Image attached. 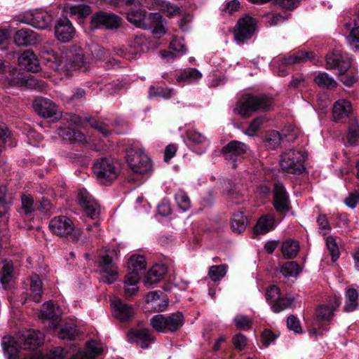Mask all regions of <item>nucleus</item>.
Returning a JSON list of instances; mask_svg holds the SVG:
<instances>
[{
	"label": "nucleus",
	"mask_w": 359,
	"mask_h": 359,
	"mask_svg": "<svg viewBox=\"0 0 359 359\" xmlns=\"http://www.w3.org/2000/svg\"><path fill=\"white\" fill-rule=\"evenodd\" d=\"M295 299L290 295L280 296L275 303L272 304L271 309L275 313H279L285 309L291 308Z\"/></svg>",
	"instance_id": "obj_45"
},
{
	"label": "nucleus",
	"mask_w": 359,
	"mask_h": 359,
	"mask_svg": "<svg viewBox=\"0 0 359 359\" xmlns=\"http://www.w3.org/2000/svg\"><path fill=\"white\" fill-rule=\"evenodd\" d=\"M150 324L158 332H175L183 325L184 316L181 312L171 313L168 316L158 314L151 318Z\"/></svg>",
	"instance_id": "obj_8"
},
{
	"label": "nucleus",
	"mask_w": 359,
	"mask_h": 359,
	"mask_svg": "<svg viewBox=\"0 0 359 359\" xmlns=\"http://www.w3.org/2000/svg\"><path fill=\"white\" fill-rule=\"evenodd\" d=\"M22 209L25 215H31L36 208V203H34L31 195L23 194L21 196Z\"/></svg>",
	"instance_id": "obj_53"
},
{
	"label": "nucleus",
	"mask_w": 359,
	"mask_h": 359,
	"mask_svg": "<svg viewBox=\"0 0 359 359\" xmlns=\"http://www.w3.org/2000/svg\"><path fill=\"white\" fill-rule=\"evenodd\" d=\"M234 323L236 327L242 330H248L251 327L252 321L246 316L238 315L234 318Z\"/></svg>",
	"instance_id": "obj_58"
},
{
	"label": "nucleus",
	"mask_w": 359,
	"mask_h": 359,
	"mask_svg": "<svg viewBox=\"0 0 359 359\" xmlns=\"http://www.w3.org/2000/svg\"><path fill=\"white\" fill-rule=\"evenodd\" d=\"M20 67L27 72H37L40 65L35 53L31 50H25L18 57Z\"/></svg>",
	"instance_id": "obj_27"
},
{
	"label": "nucleus",
	"mask_w": 359,
	"mask_h": 359,
	"mask_svg": "<svg viewBox=\"0 0 359 359\" xmlns=\"http://www.w3.org/2000/svg\"><path fill=\"white\" fill-rule=\"evenodd\" d=\"M187 144L191 149L201 154L205 151L209 145L208 140L198 131L191 129L187 133Z\"/></svg>",
	"instance_id": "obj_18"
},
{
	"label": "nucleus",
	"mask_w": 359,
	"mask_h": 359,
	"mask_svg": "<svg viewBox=\"0 0 359 359\" xmlns=\"http://www.w3.org/2000/svg\"><path fill=\"white\" fill-rule=\"evenodd\" d=\"M43 341L44 334L42 332L29 330L24 332L18 340L14 337H4L2 346L7 359H20L23 355L21 349H34L43 344Z\"/></svg>",
	"instance_id": "obj_2"
},
{
	"label": "nucleus",
	"mask_w": 359,
	"mask_h": 359,
	"mask_svg": "<svg viewBox=\"0 0 359 359\" xmlns=\"http://www.w3.org/2000/svg\"><path fill=\"white\" fill-rule=\"evenodd\" d=\"M232 341L235 348L239 351L244 350L248 344L247 337L241 333L236 334L233 337Z\"/></svg>",
	"instance_id": "obj_63"
},
{
	"label": "nucleus",
	"mask_w": 359,
	"mask_h": 359,
	"mask_svg": "<svg viewBox=\"0 0 359 359\" xmlns=\"http://www.w3.org/2000/svg\"><path fill=\"white\" fill-rule=\"evenodd\" d=\"M13 39L18 46H32L41 41L42 38L35 31L29 28H22L15 33Z\"/></svg>",
	"instance_id": "obj_17"
},
{
	"label": "nucleus",
	"mask_w": 359,
	"mask_h": 359,
	"mask_svg": "<svg viewBox=\"0 0 359 359\" xmlns=\"http://www.w3.org/2000/svg\"><path fill=\"white\" fill-rule=\"evenodd\" d=\"M6 189L5 187H0V217L5 215L10 207L9 203L6 199Z\"/></svg>",
	"instance_id": "obj_62"
},
{
	"label": "nucleus",
	"mask_w": 359,
	"mask_h": 359,
	"mask_svg": "<svg viewBox=\"0 0 359 359\" xmlns=\"http://www.w3.org/2000/svg\"><path fill=\"white\" fill-rule=\"evenodd\" d=\"M33 107L36 113L42 118H52L55 121L62 117L57 106L50 99L37 97L34 101Z\"/></svg>",
	"instance_id": "obj_12"
},
{
	"label": "nucleus",
	"mask_w": 359,
	"mask_h": 359,
	"mask_svg": "<svg viewBox=\"0 0 359 359\" xmlns=\"http://www.w3.org/2000/svg\"><path fill=\"white\" fill-rule=\"evenodd\" d=\"M326 246L332 257V262H336L339 257L340 252L335 238L332 236L325 238Z\"/></svg>",
	"instance_id": "obj_54"
},
{
	"label": "nucleus",
	"mask_w": 359,
	"mask_h": 359,
	"mask_svg": "<svg viewBox=\"0 0 359 359\" xmlns=\"http://www.w3.org/2000/svg\"><path fill=\"white\" fill-rule=\"evenodd\" d=\"M67 352L61 347H55L46 354L39 352H32L29 357L25 359H65Z\"/></svg>",
	"instance_id": "obj_34"
},
{
	"label": "nucleus",
	"mask_w": 359,
	"mask_h": 359,
	"mask_svg": "<svg viewBox=\"0 0 359 359\" xmlns=\"http://www.w3.org/2000/svg\"><path fill=\"white\" fill-rule=\"evenodd\" d=\"M274 229V219L270 215H264L261 217L255 228V233L264 234Z\"/></svg>",
	"instance_id": "obj_39"
},
{
	"label": "nucleus",
	"mask_w": 359,
	"mask_h": 359,
	"mask_svg": "<svg viewBox=\"0 0 359 359\" xmlns=\"http://www.w3.org/2000/svg\"><path fill=\"white\" fill-rule=\"evenodd\" d=\"M280 271L285 277H296L301 272V269L295 262H287L282 265Z\"/></svg>",
	"instance_id": "obj_50"
},
{
	"label": "nucleus",
	"mask_w": 359,
	"mask_h": 359,
	"mask_svg": "<svg viewBox=\"0 0 359 359\" xmlns=\"http://www.w3.org/2000/svg\"><path fill=\"white\" fill-rule=\"evenodd\" d=\"M313 56L314 53L313 52H298L284 58L283 63L287 65H290L295 63L304 62L311 60Z\"/></svg>",
	"instance_id": "obj_47"
},
{
	"label": "nucleus",
	"mask_w": 359,
	"mask_h": 359,
	"mask_svg": "<svg viewBox=\"0 0 359 359\" xmlns=\"http://www.w3.org/2000/svg\"><path fill=\"white\" fill-rule=\"evenodd\" d=\"M78 200L88 217L94 219L100 215V208L99 204L86 189H79Z\"/></svg>",
	"instance_id": "obj_15"
},
{
	"label": "nucleus",
	"mask_w": 359,
	"mask_h": 359,
	"mask_svg": "<svg viewBox=\"0 0 359 359\" xmlns=\"http://www.w3.org/2000/svg\"><path fill=\"white\" fill-rule=\"evenodd\" d=\"M127 18L137 27L151 29L154 34L163 35L165 33L162 16L158 13L147 15L144 10H133L128 13Z\"/></svg>",
	"instance_id": "obj_3"
},
{
	"label": "nucleus",
	"mask_w": 359,
	"mask_h": 359,
	"mask_svg": "<svg viewBox=\"0 0 359 359\" xmlns=\"http://www.w3.org/2000/svg\"><path fill=\"white\" fill-rule=\"evenodd\" d=\"M271 103V100L265 96L244 95L237 102L235 111L242 116L248 117L258 109H269Z\"/></svg>",
	"instance_id": "obj_6"
},
{
	"label": "nucleus",
	"mask_w": 359,
	"mask_h": 359,
	"mask_svg": "<svg viewBox=\"0 0 359 359\" xmlns=\"http://www.w3.org/2000/svg\"><path fill=\"white\" fill-rule=\"evenodd\" d=\"M93 171L97 180L105 184L117 178L120 172V164L112 158H100L95 162Z\"/></svg>",
	"instance_id": "obj_7"
},
{
	"label": "nucleus",
	"mask_w": 359,
	"mask_h": 359,
	"mask_svg": "<svg viewBox=\"0 0 359 359\" xmlns=\"http://www.w3.org/2000/svg\"><path fill=\"white\" fill-rule=\"evenodd\" d=\"M142 4L149 9H158L165 13L168 16H173L180 11V8L165 0H141Z\"/></svg>",
	"instance_id": "obj_28"
},
{
	"label": "nucleus",
	"mask_w": 359,
	"mask_h": 359,
	"mask_svg": "<svg viewBox=\"0 0 359 359\" xmlns=\"http://www.w3.org/2000/svg\"><path fill=\"white\" fill-rule=\"evenodd\" d=\"M264 117L259 116L254 119L248 128L245 130L244 133L248 136H254L256 135L257 132L259 130L261 125L264 123Z\"/></svg>",
	"instance_id": "obj_59"
},
{
	"label": "nucleus",
	"mask_w": 359,
	"mask_h": 359,
	"mask_svg": "<svg viewBox=\"0 0 359 359\" xmlns=\"http://www.w3.org/2000/svg\"><path fill=\"white\" fill-rule=\"evenodd\" d=\"M53 20V15L46 10L35 9L27 13L20 22L43 30L50 27Z\"/></svg>",
	"instance_id": "obj_13"
},
{
	"label": "nucleus",
	"mask_w": 359,
	"mask_h": 359,
	"mask_svg": "<svg viewBox=\"0 0 359 359\" xmlns=\"http://www.w3.org/2000/svg\"><path fill=\"white\" fill-rule=\"evenodd\" d=\"M167 273V267L165 264H155L147 272L144 280V285L150 287L154 284L159 282Z\"/></svg>",
	"instance_id": "obj_30"
},
{
	"label": "nucleus",
	"mask_w": 359,
	"mask_h": 359,
	"mask_svg": "<svg viewBox=\"0 0 359 359\" xmlns=\"http://www.w3.org/2000/svg\"><path fill=\"white\" fill-rule=\"evenodd\" d=\"M121 23V18L111 13L100 11L91 18V27L94 29L104 27L107 29L117 28Z\"/></svg>",
	"instance_id": "obj_16"
},
{
	"label": "nucleus",
	"mask_w": 359,
	"mask_h": 359,
	"mask_svg": "<svg viewBox=\"0 0 359 359\" xmlns=\"http://www.w3.org/2000/svg\"><path fill=\"white\" fill-rule=\"evenodd\" d=\"M160 294H162L163 292L161 291L149 292L146 295L145 300L148 304L151 303V306L156 310L163 311L165 309L168 302L166 298L160 299Z\"/></svg>",
	"instance_id": "obj_36"
},
{
	"label": "nucleus",
	"mask_w": 359,
	"mask_h": 359,
	"mask_svg": "<svg viewBox=\"0 0 359 359\" xmlns=\"http://www.w3.org/2000/svg\"><path fill=\"white\" fill-rule=\"evenodd\" d=\"M77 331L76 327L73 324H65L62 326L57 332L58 337L62 339H72Z\"/></svg>",
	"instance_id": "obj_55"
},
{
	"label": "nucleus",
	"mask_w": 359,
	"mask_h": 359,
	"mask_svg": "<svg viewBox=\"0 0 359 359\" xmlns=\"http://www.w3.org/2000/svg\"><path fill=\"white\" fill-rule=\"evenodd\" d=\"M98 264L100 268L101 278L103 282L111 284L117 279L118 271L112 262V258L107 254L100 256Z\"/></svg>",
	"instance_id": "obj_14"
},
{
	"label": "nucleus",
	"mask_w": 359,
	"mask_h": 359,
	"mask_svg": "<svg viewBox=\"0 0 359 359\" xmlns=\"http://www.w3.org/2000/svg\"><path fill=\"white\" fill-rule=\"evenodd\" d=\"M281 296L280 289L278 286L272 285H270L266 291V299L267 302L272 307V304L275 303L278 298Z\"/></svg>",
	"instance_id": "obj_56"
},
{
	"label": "nucleus",
	"mask_w": 359,
	"mask_h": 359,
	"mask_svg": "<svg viewBox=\"0 0 359 359\" xmlns=\"http://www.w3.org/2000/svg\"><path fill=\"white\" fill-rule=\"evenodd\" d=\"M126 161L130 169L137 174H147L151 170V160L137 142H133L126 149Z\"/></svg>",
	"instance_id": "obj_4"
},
{
	"label": "nucleus",
	"mask_w": 359,
	"mask_h": 359,
	"mask_svg": "<svg viewBox=\"0 0 359 359\" xmlns=\"http://www.w3.org/2000/svg\"><path fill=\"white\" fill-rule=\"evenodd\" d=\"M111 306L114 317L120 321L127 322L133 318L134 316L133 308L122 300L114 298L111 300Z\"/></svg>",
	"instance_id": "obj_21"
},
{
	"label": "nucleus",
	"mask_w": 359,
	"mask_h": 359,
	"mask_svg": "<svg viewBox=\"0 0 359 359\" xmlns=\"http://www.w3.org/2000/svg\"><path fill=\"white\" fill-rule=\"evenodd\" d=\"M348 142L351 144H355L359 140V126L358 123H353L348 128L347 135Z\"/></svg>",
	"instance_id": "obj_60"
},
{
	"label": "nucleus",
	"mask_w": 359,
	"mask_h": 359,
	"mask_svg": "<svg viewBox=\"0 0 359 359\" xmlns=\"http://www.w3.org/2000/svg\"><path fill=\"white\" fill-rule=\"evenodd\" d=\"M341 304V297L339 294H334L329 299L328 304L320 305L317 309L318 320L329 321L334 315V311Z\"/></svg>",
	"instance_id": "obj_24"
},
{
	"label": "nucleus",
	"mask_w": 359,
	"mask_h": 359,
	"mask_svg": "<svg viewBox=\"0 0 359 359\" xmlns=\"http://www.w3.org/2000/svg\"><path fill=\"white\" fill-rule=\"evenodd\" d=\"M314 82L321 88L333 89L337 86V82L325 72H319L314 78Z\"/></svg>",
	"instance_id": "obj_46"
},
{
	"label": "nucleus",
	"mask_w": 359,
	"mask_h": 359,
	"mask_svg": "<svg viewBox=\"0 0 359 359\" xmlns=\"http://www.w3.org/2000/svg\"><path fill=\"white\" fill-rule=\"evenodd\" d=\"M248 149V146L245 144L233 140L225 146L222 149V151L226 159L236 162L243 158Z\"/></svg>",
	"instance_id": "obj_23"
},
{
	"label": "nucleus",
	"mask_w": 359,
	"mask_h": 359,
	"mask_svg": "<svg viewBox=\"0 0 359 359\" xmlns=\"http://www.w3.org/2000/svg\"><path fill=\"white\" fill-rule=\"evenodd\" d=\"M147 39L142 36H136L132 42V44L130 45L128 50H125L122 48H119L116 50V55L126 58L128 60L133 59L137 55L140 54L144 51V46H146Z\"/></svg>",
	"instance_id": "obj_25"
},
{
	"label": "nucleus",
	"mask_w": 359,
	"mask_h": 359,
	"mask_svg": "<svg viewBox=\"0 0 359 359\" xmlns=\"http://www.w3.org/2000/svg\"><path fill=\"white\" fill-rule=\"evenodd\" d=\"M140 279L139 273L130 272L125 278L124 280V294L127 297H130L136 294L138 292V283Z\"/></svg>",
	"instance_id": "obj_32"
},
{
	"label": "nucleus",
	"mask_w": 359,
	"mask_h": 359,
	"mask_svg": "<svg viewBox=\"0 0 359 359\" xmlns=\"http://www.w3.org/2000/svg\"><path fill=\"white\" fill-rule=\"evenodd\" d=\"M29 295L32 299L39 303L41 301L42 295V282L39 276L36 274H33L29 278Z\"/></svg>",
	"instance_id": "obj_35"
},
{
	"label": "nucleus",
	"mask_w": 359,
	"mask_h": 359,
	"mask_svg": "<svg viewBox=\"0 0 359 359\" xmlns=\"http://www.w3.org/2000/svg\"><path fill=\"white\" fill-rule=\"evenodd\" d=\"M290 200L285 187L278 182L274 184L273 205L279 212H285L289 209Z\"/></svg>",
	"instance_id": "obj_22"
},
{
	"label": "nucleus",
	"mask_w": 359,
	"mask_h": 359,
	"mask_svg": "<svg viewBox=\"0 0 359 359\" xmlns=\"http://www.w3.org/2000/svg\"><path fill=\"white\" fill-rule=\"evenodd\" d=\"M128 267L131 272H137L145 269L146 268V259L143 255H132L128 262Z\"/></svg>",
	"instance_id": "obj_48"
},
{
	"label": "nucleus",
	"mask_w": 359,
	"mask_h": 359,
	"mask_svg": "<svg viewBox=\"0 0 359 359\" xmlns=\"http://www.w3.org/2000/svg\"><path fill=\"white\" fill-rule=\"evenodd\" d=\"M299 250V245L297 241L287 240L283 243L281 251L285 258L292 259L296 257Z\"/></svg>",
	"instance_id": "obj_43"
},
{
	"label": "nucleus",
	"mask_w": 359,
	"mask_h": 359,
	"mask_svg": "<svg viewBox=\"0 0 359 359\" xmlns=\"http://www.w3.org/2000/svg\"><path fill=\"white\" fill-rule=\"evenodd\" d=\"M257 29L256 20L249 15L240 18L233 28L235 41L243 44L250 40Z\"/></svg>",
	"instance_id": "obj_10"
},
{
	"label": "nucleus",
	"mask_w": 359,
	"mask_h": 359,
	"mask_svg": "<svg viewBox=\"0 0 359 359\" xmlns=\"http://www.w3.org/2000/svg\"><path fill=\"white\" fill-rule=\"evenodd\" d=\"M65 10L71 15L79 18H86L91 13V8L86 4H67Z\"/></svg>",
	"instance_id": "obj_40"
},
{
	"label": "nucleus",
	"mask_w": 359,
	"mask_h": 359,
	"mask_svg": "<svg viewBox=\"0 0 359 359\" xmlns=\"http://www.w3.org/2000/svg\"><path fill=\"white\" fill-rule=\"evenodd\" d=\"M170 48L174 51L184 55L187 53V48L184 43L183 39L174 37L170 43Z\"/></svg>",
	"instance_id": "obj_57"
},
{
	"label": "nucleus",
	"mask_w": 359,
	"mask_h": 359,
	"mask_svg": "<svg viewBox=\"0 0 359 359\" xmlns=\"http://www.w3.org/2000/svg\"><path fill=\"white\" fill-rule=\"evenodd\" d=\"M128 341L136 343L142 348H147L154 343L155 338L148 329L131 330L128 334Z\"/></svg>",
	"instance_id": "obj_26"
},
{
	"label": "nucleus",
	"mask_w": 359,
	"mask_h": 359,
	"mask_svg": "<svg viewBox=\"0 0 359 359\" xmlns=\"http://www.w3.org/2000/svg\"><path fill=\"white\" fill-rule=\"evenodd\" d=\"M351 61L348 55H344L340 50H336L326 56V68L337 69L340 75L339 80L346 86H351L357 80L353 75H346L345 72L350 68Z\"/></svg>",
	"instance_id": "obj_5"
},
{
	"label": "nucleus",
	"mask_w": 359,
	"mask_h": 359,
	"mask_svg": "<svg viewBox=\"0 0 359 359\" xmlns=\"http://www.w3.org/2000/svg\"><path fill=\"white\" fill-rule=\"evenodd\" d=\"M248 224V219L243 212H236L233 214L231 220L232 231L235 233H241L243 232Z\"/></svg>",
	"instance_id": "obj_44"
},
{
	"label": "nucleus",
	"mask_w": 359,
	"mask_h": 359,
	"mask_svg": "<svg viewBox=\"0 0 359 359\" xmlns=\"http://www.w3.org/2000/svg\"><path fill=\"white\" fill-rule=\"evenodd\" d=\"M359 294L354 288H349L345 293L344 311L351 312L356 310L359 306Z\"/></svg>",
	"instance_id": "obj_38"
},
{
	"label": "nucleus",
	"mask_w": 359,
	"mask_h": 359,
	"mask_svg": "<svg viewBox=\"0 0 359 359\" xmlns=\"http://www.w3.org/2000/svg\"><path fill=\"white\" fill-rule=\"evenodd\" d=\"M266 140L268 142L269 147H271L272 148H275L277 146H278V144L280 142V140H281L280 134L278 132L275 131V130L271 131L267 135V136L266 137Z\"/></svg>",
	"instance_id": "obj_64"
},
{
	"label": "nucleus",
	"mask_w": 359,
	"mask_h": 359,
	"mask_svg": "<svg viewBox=\"0 0 359 359\" xmlns=\"http://www.w3.org/2000/svg\"><path fill=\"white\" fill-rule=\"evenodd\" d=\"M74 35L75 29L69 19L62 18L57 20L55 26V36L58 41L67 43Z\"/></svg>",
	"instance_id": "obj_19"
},
{
	"label": "nucleus",
	"mask_w": 359,
	"mask_h": 359,
	"mask_svg": "<svg viewBox=\"0 0 359 359\" xmlns=\"http://www.w3.org/2000/svg\"><path fill=\"white\" fill-rule=\"evenodd\" d=\"M304 153L295 149H289L283 153L280 160V165L282 170L290 174L299 175L304 170Z\"/></svg>",
	"instance_id": "obj_9"
},
{
	"label": "nucleus",
	"mask_w": 359,
	"mask_h": 359,
	"mask_svg": "<svg viewBox=\"0 0 359 359\" xmlns=\"http://www.w3.org/2000/svg\"><path fill=\"white\" fill-rule=\"evenodd\" d=\"M89 124L104 137H107L110 133V130L107 128V125L103 123L92 119L90 121Z\"/></svg>",
	"instance_id": "obj_61"
},
{
	"label": "nucleus",
	"mask_w": 359,
	"mask_h": 359,
	"mask_svg": "<svg viewBox=\"0 0 359 359\" xmlns=\"http://www.w3.org/2000/svg\"><path fill=\"white\" fill-rule=\"evenodd\" d=\"M13 264L11 261L2 262L0 266V281L5 289L13 280Z\"/></svg>",
	"instance_id": "obj_37"
},
{
	"label": "nucleus",
	"mask_w": 359,
	"mask_h": 359,
	"mask_svg": "<svg viewBox=\"0 0 359 359\" xmlns=\"http://www.w3.org/2000/svg\"><path fill=\"white\" fill-rule=\"evenodd\" d=\"M226 271L227 266L226 264L212 266L209 268L208 276L212 281L216 282L224 277Z\"/></svg>",
	"instance_id": "obj_51"
},
{
	"label": "nucleus",
	"mask_w": 359,
	"mask_h": 359,
	"mask_svg": "<svg viewBox=\"0 0 359 359\" xmlns=\"http://www.w3.org/2000/svg\"><path fill=\"white\" fill-rule=\"evenodd\" d=\"M202 78V74L195 68H188L181 72L180 74L177 77L178 83L185 82L187 83L194 82Z\"/></svg>",
	"instance_id": "obj_41"
},
{
	"label": "nucleus",
	"mask_w": 359,
	"mask_h": 359,
	"mask_svg": "<svg viewBox=\"0 0 359 359\" xmlns=\"http://www.w3.org/2000/svg\"><path fill=\"white\" fill-rule=\"evenodd\" d=\"M352 110L351 102L346 100H339L333 106V117L337 121H341L347 118Z\"/></svg>",
	"instance_id": "obj_31"
},
{
	"label": "nucleus",
	"mask_w": 359,
	"mask_h": 359,
	"mask_svg": "<svg viewBox=\"0 0 359 359\" xmlns=\"http://www.w3.org/2000/svg\"><path fill=\"white\" fill-rule=\"evenodd\" d=\"M102 352V345L96 341L88 342L84 350L79 351L70 359H94Z\"/></svg>",
	"instance_id": "obj_29"
},
{
	"label": "nucleus",
	"mask_w": 359,
	"mask_h": 359,
	"mask_svg": "<svg viewBox=\"0 0 359 359\" xmlns=\"http://www.w3.org/2000/svg\"><path fill=\"white\" fill-rule=\"evenodd\" d=\"M6 78L8 83L14 86H22L27 84L29 81H31L24 73L20 72L17 69H13L10 71Z\"/></svg>",
	"instance_id": "obj_42"
},
{
	"label": "nucleus",
	"mask_w": 359,
	"mask_h": 359,
	"mask_svg": "<svg viewBox=\"0 0 359 359\" xmlns=\"http://www.w3.org/2000/svg\"><path fill=\"white\" fill-rule=\"evenodd\" d=\"M175 201L177 207L186 212L191 208V200L188 194L182 189H179L175 194Z\"/></svg>",
	"instance_id": "obj_49"
},
{
	"label": "nucleus",
	"mask_w": 359,
	"mask_h": 359,
	"mask_svg": "<svg viewBox=\"0 0 359 359\" xmlns=\"http://www.w3.org/2000/svg\"><path fill=\"white\" fill-rule=\"evenodd\" d=\"M61 314L62 311L60 307L56 306L50 301L43 304L40 312V318L50 320V327L56 330L60 320Z\"/></svg>",
	"instance_id": "obj_20"
},
{
	"label": "nucleus",
	"mask_w": 359,
	"mask_h": 359,
	"mask_svg": "<svg viewBox=\"0 0 359 359\" xmlns=\"http://www.w3.org/2000/svg\"><path fill=\"white\" fill-rule=\"evenodd\" d=\"M51 232L59 236H67L74 232V240H77L81 234L80 229H76L72 219L66 216H58L53 218L49 222Z\"/></svg>",
	"instance_id": "obj_11"
},
{
	"label": "nucleus",
	"mask_w": 359,
	"mask_h": 359,
	"mask_svg": "<svg viewBox=\"0 0 359 359\" xmlns=\"http://www.w3.org/2000/svg\"><path fill=\"white\" fill-rule=\"evenodd\" d=\"M174 94L173 89L163 87L151 86L149 88V95L150 97H160L162 98H170Z\"/></svg>",
	"instance_id": "obj_52"
},
{
	"label": "nucleus",
	"mask_w": 359,
	"mask_h": 359,
	"mask_svg": "<svg viewBox=\"0 0 359 359\" xmlns=\"http://www.w3.org/2000/svg\"><path fill=\"white\" fill-rule=\"evenodd\" d=\"M58 134L63 140L72 144L83 142L86 140L82 132L70 127L60 129Z\"/></svg>",
	"instance_id": "obj_33"
},
{
	"label": "nucleus",
	"mask_w": 359,
	"mask_h": 359,
	"mask_svg": "<svg viewBox=\"0 0 359 359\" xmlns=\"http://www.w3.org/2000/svg\"><path fill=\"white\" fill-rule=\"evenodd\" d=\"M86 57L80 48H72L67 52H55L52 49L41 50V57L45 65L54 71L69 72L72 69L86 71L88 68L89 57L95 61L108 59V52L97 43L89 44L86 49Z\"/></svg>",
	"instance_id": "obj_1"
}]
</instances>
